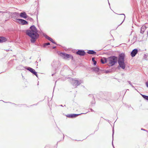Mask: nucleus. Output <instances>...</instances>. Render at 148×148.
Segmentation results:
<instances>
[{
    "label": "nucleus",
    "mask_w": 148,
    "mask_h": 148,
    "mask_svg": "<svg viewBox=\"0 0 148 148\" xmlns=\"http://www.w3.org/2000/svg\"><path fill=\"white\" fill-rule=\"evenodd\" d=\"M38 32L37 28L34 25L31 26L29 29L26 30V34L31 38L30 41L32 43L35 42L36 40L39 37Z\"/></svg>",
    "instance_id": "f257e3e1"
},
{
    "label": "nucleus",
    "mask_w": 148,
    "mask_h": 148,
    "mask_svg": "<svg viewBox=\"0 0 148 148\" xmlns=\"http://www.w3.org/2000/svg\"><path fill=\"white\" fill-rule=\"evenodd\" d=\"M125 56V54L123 53L120 54L119 56L118 63L120 66L123 69H124L125 67L124 62Z\"/></svg>",
    "instance_id": "f03ea898"
},
{
    "label": "nucleus",
    "mask_w": 148,
    "mask_h": 148,
    "mask_svg": "<svg viewBox=\"0 0 148 148\" xmlns=\"http://www.w3.org/2000/svg\"><path fill=\"white\" fill-rule=\"evenodd\" d=\"M118 60L117 57L115 56H112L109 57L107 60V62L109 66H112L117 62Z\"/></svg>",
    "instance_id": "7ed1b4c3"
},
{
    "label": "nucleus",
    "mask_w": 148,
    "mask_h": 148,
    "mask_svg": "<svg viewBox=\"0 0 148 148\" xmlns=\"http://www.w3.org/2000/svg\"><path fill=\"white\" fill-rule=\"evenodd\" d=\"M83 83V81L81 80H76L72 79L71 82L72 85L75 86V88H77V86L80 85L82 83Z\"/></svg>",
    "instance_id": "20e7f679"
},
{
    "label": "nucleus",
    "mask_w": 148,
    "mask_h": 148,
    "mask_svg": "<svg viewBox=\"0 0 148 148\" xmlns=\"http://www.w3.org/2000/svg\"><path fill=\"white\" fill-rule=\"evenodd\" d=\"M59 55L64 59L71 58V59H73V57L71 56V55L67 54L65 53H60Z\"/></svg>",
    "instance_id": "39448f33"
},
{
    "label": "nucleus",
    "mask_w": 148,
    "mask_h": 148,
    "mask_svg": "<svg viewBox=\"0 0 148 148\" xmlns=\"http://www.w3.org/2000/svg\"><path fill=\"white\" fill-rule=\"evenodd\" d=\"M27 67H25V69H27L28 70H29V71H30L33 74L35 75L37 77H38V75L37 73V72L35 71V70L34 69L30 67H28L27 68Z\"/></svg>",
    "instance_id": "423d86ee"
},
{
    "label": "nucleus",
    "mask_w": 148,
    "mask_h": 148,
    "mask_svg": "<svg viewBox=\"0 0 148 148\" xmlns=\"http://www.w3.org/2000/svg\"><path fill=\"white\" fill-rule=\"evenodd\" d=\"M77 54L81 56H84L86 54L85 52L82 50H78L76 52Z\"/></svg>",
    "instance_id": "0eeeda50"
},
{
    "label": "nucleus",
    "mask_w": 148,
    "mask_h": 148,
    "mask_svg": "<svg viewBox=\"0 0 148 148\" xmlns=\"http://www.w3.org/2000/svg\"><path fill=\"white\" fill-rule=\"evenodd\" d=\"M17 21H18L20 22V23L23 25H27L28 24V22L25 20L20 18L16 19Z\"/></svg>",
    "instance_id": "6e6552de"
},
{
    "label": "nucleus",
    "mask_w": 148,
    "mask_h": 148,
    "mask_svg": "<svg viewBox=\"0 0 148 148\" xmlns=\"http://www.w3.org/2000/svg\"><path fill=\"white\" fill-rule=\"evenodd\" d=\"M87 112H86L85 113H81L80 114H68L66 116L67 117H69V118H73L76 117L81 114H85L87 113Z\"/></svg>",
    "instance_id": "1a4fd4ad"
},
{
    "label": "nucleus",
    "mask_w": 148,
    "mask_h": 148,
    "mask_svg": "<svg viewBox=\"0 0 148 148\" xmlns=\"http://www.w3.org/2000/svg\"><path fill=\"white\" fill-rule=\"evenodd\" d=\"M43 35L45 36V37L48 40L52 42L53 43L56 44V45H57L56 43L53 40V39L52 38H50V37L47 36V35L44 33H43Z\"/></svg>",
    "instance_id": "9d476101"
},
{
    "label": "nucleus",
    "mask_w": 148,
    "mask_h": 148,
    "mask_svg": "<svg viewBox=\"0 0 148 148\" xmlns=\"http://www.w3.org/2000/svg\"><path fill=\"white\" fill-rule=\"evenodd\" d=\"M138 51L137 49H135L133 50L131 53V55L132 57L135 56L136 54L138 53Z\"/></svg>",
    "instance_id": "9b49d317"
},
{
    "label": "nucleus",
    "mask_w": 148,
    "mask_h": 148,
    "mask_svg": "<svg viewBox=\"0 0 148 148\" xmlns=\"http://www.w3.org/2000/svg\"><path fill=\"white\" fill-rule=\"evenodd\" d=\"M19 16L23 18H26L28 17V16L27 15L26 13L24 12H23L20 13Z\"/></svg>",
    "instance_id": "f8f14e48"
},
{
    "label": "nucleus",
    "mask_w": 148,
    "mask_h": 148,
    "mask_svg": "<svg viewBox=\"0 0 148 148\" xmlns=\"http://www.w3.org/2000/svg\"><path fill=\"white\" fill-rule=\"evenodd\" d=\"M147 28V27H146L145 25H144L142 26L141 28L140 33L142 34H143L144 33L145 30Z\"/></svg>",
    "instance_id": "ddd939ff"
},
{
    "label": "nucleus",
    "mask_w": 148,
    "mask_h": 148,
    "mask_svg": "<svg viewBox=\"0 0 148 148\" xmlns=\"http://www.w3.org/2000/svg\"><path fill=\"white\" fill-rule=\"evenodd\" d=\"M7 40L6 38L4 37L0 36V42H5Z\"/></svg>",
    "instance_id": "4468645a"
},
{
    "label": "nucleus",
    "mask_w": 148,
    "mask_h": 148,
    "mask_svg": "<svg viewBox=\"0 0 148 148\" xmlns=\"http://www.w3.org/2000/svg\"><path fill=\"white\" fill-rule=\"evenodd\" d=\"M101 62L102 63L105 64L107 62V60L106 58H103L101 59Z\"/></svg>",
    "instance_id": "2eb2a0df"
},
{
    "label": "nucleus",
    "mask_w": 148,
    "mask_h": 148,
    "mask_svg": "<svg viewBox=\"0 0 148 148\" xmlns=\"http://www.w3.org/2000/svg\"><path fill=\"white\" fill-rule=\"evenodd\" d=\"M87 53L89 54H95L96 52L93 50H89L87 51Z\"/></svg>",
    "instance_id": "dca6fc26"
},
{
    "label": "nucleus",
    "mask_w": 148,
    "mask_h": 148,
    "mask_svg": "<svg viewBox=\"0 0 148 148\" xmlns=\"http://www.w3.org/2000/svg\"><path fill=\"white\" fill-rule=\"evenodd\" d=\"M92 69L94 71L96 72H98L99 69V68L95 67H93Z\"/></svg>",
    "instance_id": "f3484780"
},
{
    "label": "nucleus",
    "mask_w": 148,
    "mask_h": 148,
    "mask_svg": "<svg viewBox=\"0 0 148 148\" xmlns=\"http://www.w3.org/2000/svg\"><path fill=\"white\" fill-rule=\"evenodd\" d=\"M95 58L94 57H92V60L93 62V65H95L97 64V62L95 60Z\"/></svg>",
    "instance_id": "a211bd4d"
},
{
    "label": "nucleus",
    "mask_w": 148,
    "mask_h": 148,
    "mask_svg": "<svg viewBox=\"0 0 148 148\" xmlns=\"http://www.w3.org/2000/svg\"><path fill=\"white\" fill-rule=\"evenodd\" d=\"M142 97L145 99L148 100V96L141 94Z\"/></svg>",
    "instance_id": "6ab92c4d"
},
{
    "label": "nucleus",
    "mask_w": 148,
    "mask_h": 148,
    "mask_svg": "<svg viewBox=\"0 0 148 148\" xmlns=\"http://www.w3.org/2000/svg\"><path fill=\"white\" fill-rule=\"evenodd\" d=\"M27 20L30 21L32 22L33 21V19L31 17H29L28 16V17L27 18Z\"/></svg>",
    "instance_id": "aec40b11"
},
{
    "label": "nucleus",
    "mask_w": 148,
    "mask_h": 148,
    "mask_svg": "<svg viewBox=\"0 0 148 148\" xmlns=\"http://www.w3.org/2000/svg\"><path fill=\"white\" fill-rule=\"evenodd\" d=\"M19 14L18 12H15L14 13V15L16 16H19Z\"/></svg>",
    "instance_id": "412c9836"
},
{
    "label": "nucleus",
    "mask_w": 148,
    "mask_h": 148,
    "mask_svg": "<svg viewBox=\"0 0 148 148\" xmlns=\"http://www.w3.org/2000/svg\"><path fill=\"white\" fill-rule=\"evenodd\" d=\"M49 45H50V43L49 42L45 43L44 44L43 47H45L46 46Z\"/></svg>",
    "instance_id": "4be33fe9"
},
{
    "label": "nucleus",
    "mask_w": 148,
    "mask_h": 148,
    "mask_svg": "<svg viewBox=\"0 0 148 148\" xmlns=\"http://www.w3.org/2000/svg\"><path fill=\"white\" fill-rule=\"evenodd\" d=\"M93 100L91 102V104L92 105L94 104H95V101L94 98L93 96Z\"/></svg>",
    "instance_id": "5701e85b"
},
{
    "label": "nucleus",
    "mask_w": 148,
    "mask_h": 148,
    "mask_svg": "<svg viewBox=\"0 0 148 148\" xmlns=\"http://www.w3.org/2000/svg\"><path fill=\"white\" fill-rule=\"evenodd\" d=\"M120 15H124V17H123V18H124L123 20V21L122 22V23L120 24V25H119V26L120 25H121L122 23H123V22L124 20V19H125V15L124 14H120Z\"/></svg>",
    "instance_id": "b1692460"
},
{
    "label": "nucleus",
    "mask_w": 148,
    "mask_h": 148,
    "mask_svg": "<svg viewBox=\"0 0 148 148\" xmlns=\"http://www.w3.org/2000/svg\"><path fill=\"white\" fill-rule=\"evenodd\" d=\"M114 129H113V130H112V140H113V135H114Z\"/></svg>",
    "instance_id": "393cba45"
},
{
    "label": "nucleus",
    "mask_w": 148,
    "mask_h": 148,
    "mask_svg": "<svg viewBox=\"0 0 148 148\" xmlns=\"http://www.w3.org/2000/svg\"><path fill=\"white\" fill-rule=\"evenodd\" d=\"M146 84L147 87H148V82H147L146 83Z\"/></svg>",
    "instance_id": "a878e982"
},
{
    "label": "nucleus",
    "mask_w": 148,
    "mask_h": 148,
    "mask_svg": "<svg viewBox=\"0 0 148 148\" xmlns=\"http://www.w3.org/2000/svg\"><path fill=\"white\" fill-rule=\"evenodd\" d=\"M128 82L129 83V84L131 85L132 84V83H131V82L130 81H128Z\"/></svg>",
    "instance_id": "bb28decb"
},
{
    "label": "nucleus",
    "mask_w": 148,
    "mask_h": 148,
    "mask_svg": "<svg viewBox=\"0 0 148 148\" xmlns=\"http://www.w3.org/2000/svg\"><path fill=\"white\" fill-rule=\"evenodd\" d=\"M130 85L131 86H132V87H133V88H134V86L133 85H132V84H131V85Z\"/></svg>",
    "instance_id": "cd10ccee"
},
{
    "label": "nucleus",
    "mask_w": 148,
    "mask_h": 148,
    "mask_svg": "<svg viewBox=\"0 0 148 148\" xmlns=\"http://www.w3.org/2000/svg\"><path fill=\"white\" fill-rule=\"evenodd\" d=\"M56 46H54V47H53L52 48L53 49H54L56 48Z\"/></svg>",
    "instance_id": "c85d7f7f"
},
{
    "label": "nucleus",
    "mask_w": 148,
    "mask_h": 148,
    "mask_svg": "<svg viewBox=\"0 0 148 148\" xmlns=\"http://www.w3.org/2000/svg\"><path fill=\"white\" fill-rule=\"evenodd\" d=\"M90 110L92 112L94 111L92 109H91V108L90 109Z\"/></svg>",
    "instance_id": "c756f323"
},
{
    "label": "nucleus",
    "mask_w": 148,
    "mask_h": 148,
    "mask_svg": "<svg viewBox=\"0 0 148 148\" xmlns=\"http://www.w3.org/2000/svg\"><path fill=\"white\" fill-rule=\"evenodd\" d=\"M141 130H144V131H146V130H145V129H143V128H142V129H141Z\"/></svg>",
    "instance_id": "7c9ffc66"
},
{
    "label": "nucleus",
    "mask_w": 148,
    "mask_h": 148,
    "mask_svg": "<svg viewBox=\"0 0 148 148\" xmlns=\"http://www.w3.org/2000/svg\"><path fill=\"white\" fill-rule=\"evenodd\" d=\"M147 36H148V31H147Z\"/></svg>",
    "instance_id": "2f4dec72"
},
{
    "label": "nucleus",
    "mask_w": 148,
    "mask_h": 148,
    "mask_svg": "<svg viewBox=\"0 0 148 148\" xmlns=\"http://www.w3.org/2000/svg\"><path fill=\"white\" fill-rule=\"evenodd\" d=\"M53 75H54V74H52V76H53Z\"/></svg>",
    "instance_id": "473e14b6"
},
{
    "label": "nucleus",
    "mask_w": 148,
    "mask_h": 148,
    "mask_svg": "<svg viewBox=\"0 0 148 148\" xmlns=\"http://www.w3.org/2000/svg\"><path fill=\"white\" fill-rule=\"evenodd\" d=\"M112 145L113 146V141H112Z\"/></svg>",
    "instance_id": "72a5a7b5"
},
{
    "label": "nucleus",
    "mask_w": 148,
    "mask_h": 148,
    "mask_svg": "<svg viewBox=\"0 0 148 148\" xmlns=\"http://www.w3.org/2000/svg\"><path fill=\"white\" fill-rule=\"evenodd\" d=\"M60 106H63L62 105H60Z\"/></svg>",
    "instance_id": "f704fd0d"
},
{
    "label": "nucleus",
    "mask_w": 148,
    "mask_h": 148,
    "mask_svg": "<svg viewBox=\"0 0 148 148\" xmlns=\"http://www.w3.org/2000/svg\"><path fill=\"white\" fill-rule=\"evenodd\" d=\"M2 12V11H0V13H1Z\"/></svg>",
    "instance_id": "c9c22d12"
},
{
    "label": "nucleus",
    "mask_w": 148,
    "mask_h": 148,
    "mask_svg": "<svg viewBox=\"0 0 148 148\" xmlns=\"http://www.w3.org/2000/svg\"><path fill=\"white\" fill-rule=\"evenodd\" d=\"M89 95V96H90V95Z\"/></svg>",
    "instance_id": "e433bc0d"
}]
</instances>
